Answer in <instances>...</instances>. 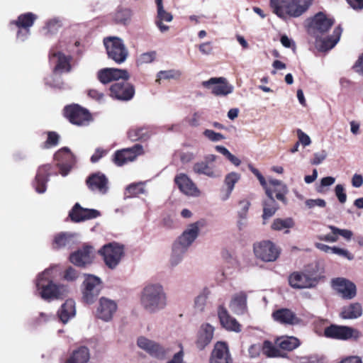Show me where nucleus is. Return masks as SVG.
Masks as SVG:
<instances>
[{
  "label": "nucleus",
  "mask_w": 363,
  "mask_h": 363,
  "mask_svg": "<svg viewBox=\"0 0 363 363\" xmlns=\"http://www.w3.org/2000/svg\"><path fill=\"white\" fill-rule=\"evenodd\" d=\"M289 283L294 289H305L315 286L317 280L306 274L296 272L289 277Z\"/></svg>",
  "instance_id": "4be33fe9"
},
{
  "label": "nucleus",
  "mask_w": 363,
  "mask_h": 363,
  "mask_svg": "<svg viewBox=\"0 0 363 363\" xmlns=\"http://www.w3.org/2000/svg\"><path fill=\"white\" fill-rule=\"evenodd\" d=\"M240 210L238 212V216H247L249 208L250 206V202L247 199H243L239 202Z\"/></svg>",
  "instance_id": "e2e57ef3"
},
{
  "label": "nucleus",
  "mask_w": 363,
  "mask_h": 363,
  "mask_svg": "<svg viewBox=\"0 0 363 363\" xmlns=\"http://www.w3.org/2000/svg\"><path fill=\"white\" fill-rule=\"evenodd\" d=\"M329 228L334 235H340L347 240H350L353 235L352 232L350 230L339 229L333 225H330Z\"/></svg>",
  "instance_id": "4d7b16f0"
},
{
  "label": "nucleus",
  "mask_w": 363,
  "mask_h": 363,
  "mask_svg": "<svg viewBox=\"0 0 363 363\" xmlns=\"http://www.w3.org/2000/svg\"><path fill=\"white\" fill-rule=\"evenodd\" d=\"M173 20V16L169 12H167L164 7L157 9V16L155 20L156 26L162 33H165L169 30V27L163 24V22L169 23Z\"/></svg>",
  "instance_id": "58836bf2"
},
{
  "label": "nucleus",
  "mask_w": 363,
  "mask_h": 363,
  "mask_svg": "<svg viewBox=\"0 0 363 363\" xmlns=\"http://www.w3.org/2000/svg\"><path fill=\"white\" fill-rule=\"evenodd\" d=\"M59 140V135L55 132L48 133V139L45 142V147H50L57 145Z\"/></svg>",
  "instance_id": "0e129e2a"
},
{
  "label": "nucleus",
  "mask_w": 363,
  "mask_h": 363,
  "mask_svg": "<svg viewBox=\"0 0 363 363\" xmlns=\"http://www.w3.org/2000/svg\"><path fill=\"white\" fill-rule=\"evenodd\" d=\"M145 192V190L142 182L133 183L126 187L125 195L126 197H134Z\"/></svg>",
  "instance_id": "8fccbe9b"
},
{
  "label": "nucleus",
  "mask_w": 363,
  "mask_h": 363,
  "mask_svg": "<svg viewBox=\"0 0 363 363\" xmlns=\"http://www.w3.org/2000/svg\"><path fill=\"white\" fill-rule=\"evenodd\" d=\"M332 283L333 287L344 298L351 299L356 296V286L352 281L344 278H337L333 279Z\"/></svg>",
  "instance_id": "aec40b11"
},
{
  "label": "nucleus",
  "mask_w": 363,
  "mask_h": 363,
  "mask_svg": "<svg viewBox=\"0 0 363 363\" xmlns=\"http://www.w3.org/2000/svg\"><path fill=\"white\" fill-rule=\"evenodd\" d=\"M327 157V152L325 150H321L319 152H315L313 155V159L311 161V164L318 165L320 164Z\"/></svg>",
  "instance_id": "774afa93"
},
{
  "label": "nucleus",
  "mask_w": 363,
  "mask_h": 363,
  "mask_svg": "<svg viewBox=\"0 0 363 363\" xmlns=\"http://www.w3.org/2000/svg\"><path fill=\"white\" fill-rule=\"evenodd\" d=\"M202 85L211 89L212 93L216 96H226L233 91V86L223 77H212L207 81H203Z\"/></svg>",
  "instance_id": "2eb2a0df"
},
{
  "label": "nucleus",
  "mask_w": 363,
  "mask_h": 363,
  "mask_svg": "<svg viewBox=\"0 0 363 363\" xmlns=\"http://www.w3.org/2000/svg\"><path fill=\"white\" fill-rule=\"evenodd\" d=\"M90 359V352L88 347L82 346L74 350L64 363H88Z\"/></svg>",
  "instance_id": "72a5a7b5"
},
{
  "label": "nucleus",
  "mask_w": 363,
  "mask_h": 363,
  "mask_svg": "<svg viewBox=\"0 0 363 363\" xmlns=\"http://www.w3.org/2000/svg\"><path fill=\"white\" fill-rule=\"evenodd\" d=\"M274 13L281 18L286 16L298 17L310 6L309 0H270Z\"/></svg>",
  "instance_id": "7ed1b4c3"
},
{
  "label": "nucleus",
  "mask_w": 363,
  "mask_h": 363,
  "mask_svg": "<svg viewBox=\"0 0 363 363\" xmlns=\"http://www.w3.org/2000/svg\"><path fill=\"white\" fill-rule=\"evenodd\" d=\"M253 249L256 257L264 262H274L280 254V249L269 240L254 244Z\"/></svg>",
  "instance_id": "6e6552de"
},
{
  "label": "nucleus",
  "mask_w": 363,
  "mask_h": 363,
  "mask_svg": "<svg viewBox=\"0 0 363 363\" xmlns=\"http://www.w3.org/2000/svg\"><path fill=\"white\" fill-rule=\"evenodd\" d=\"M65 116L70 123L77 125H86L91 121V116L88 111L79 105L65 107Z\"/></svg>",
  "instance_id": "ddd939ff"
},
{
  "label": "nucleus",
  "mask_w": 363,
  "mask_h": 363,
  "mask_svg": "<svg viewBox=\"0 0 363 363\" xmlns=\"http://www.w3.org/2000/svg\"><path fill=\"white\" fill-rule=\"evenodd\" d=\"M55 160L57 162L60 174L66 176L74 163V157L67 147H63L55 154Z\"/></svg>",
  "instance_id": "f3484780"
},
{
  "label": "nucleus",
  "mask_w": 363,
  "mask_h": 363,
  "mask_svg": "<svg viewBox=\"0 0 363 363\" xmlns=\"http://www.w3.org/2000/svg\"><path fill=\"white\" fill-rule=\"evenodd\" d=\"M296 133L298 139V141L297 143H299V144H301L303 147H306L311 145V140L310 137L306 133H305L302 130L297 129Z\"/></svg>",
  "instance_id": "13d9d810"
},
{
  "label": "nucleus",
  "mask_w": 363,
  "mask_h": 363,
  "mask_svg": "<svg viewBox=\"0 0 363 363\" xmlns=\"http://www.w3.org/2000/svg\"><path fill=\"white\" fill-rule=\"evenodd\" d=\"M335 193L341 203H344L347 201V195L345 193V187L342 184H337L335 188Z\"/></svg>",
  "instance_id": "680f3d73"
},
{
  "label": "nucleus",
  "mask_w": 363,
  "mask_h": 363,
  "mask_svg": "<svg viewBox=\"0 0 363 363\" xmlns=\"http://www.w3.org/2000/svg\"><path fill=\"white\" fill-rule=\"evenodd\" d=\"M213 334L214 328L211 325L208 323L202 324L197 333L196 347L200 350H203L212 341Z\"/></svg>",
  "instance_id": "b1692460"
},
{
  "label": "nucleus",
  "mask_w": 363,
  "mask_h": 363,
  "mask_svg": "<svg viewBox=\"0 0 363 363\" xmlns=\"http://www.w3.org/2000/svg\"><path fill=\"white\" fill-rule=\"evenodd\" d=\"M324 334L327 337L347 340L349 339L357 340L361 334L357 329L349 326L332 325L325 329Z\"/></svg>",
  "instance_id": "9b49d317"
},
{
  "label": "nucleus",
  "mask_w": 363,
  "mask_h": 363,
  "mask_svg": "<svg viewBox=\"0 0 363 363\" xmlns=\"http://www.w3.org/2000/svg\"><path fill=\"white\" fill-rule=\"evenodd\" d=\"M93 251L91 247L86 246L69 256L70 262L76 266L83 267L91 262Z\"/></svg>",
  "instance_id": "c85d7f7f"
},
{
  "label": "nucleus",
  "mask_w": 363,
  "mask_h": 363,
  "mask_svg": "<svg viewBox=\"0 0 363 363\" xmlns=\"http://www.w3.org/2000/svg\"><path fill=\"white\" fill-rule=\"evenodd\" d=\"M88 96L96 100V101L99 102V103H102L104 101V95L103 93L99 91L98 90L96 89H90L88 91Z\"/></svg>",
  "instance_id": "338daca9"
},
{
  "label": "nucleus",
  "mask_w": 363,
  "mask_h": 363,
  "mask_svg": "<svg viewBox=\"0 0 363 363\" xmlns=\"http://www.w3.org/2000/svg\"><path fill=\"white\" fill-rule=\"evenodd\" d=\"M37 18V16L33 13H26L20 15L18 19L13 22L17 28H30L35 21Z\"/></svg>",
  "instance_id": "a18cd8bd"
},
{
  "label": "nucleus",
  "mask_w": 363,
  "mask_h": 363,
  "mask_svg": "<svg viewBox=\"0 0 363 363\" xmlns=\"http://www.w3.org/2000/svg\"><path fill=\"white\" fill-rule=\"evenodd\" d=\"M265 192L268 199L265 200L263 203L264 208L262 218L264 220L272 217L278 209V205L272 196V190L271 189H267Z\"/></svg>",
  "instance_id": "e433bc0d"
},
{
  "label": "nucleus",
  "mask_w": 363,
  "mask_h": 363,
  "mask_svg": "<svg viewBox=\"0 0 363 363\" xmlns=\"http://www.w3.org/2000/svg\"><path fill=\"white\" fill-rule=\"evenodd\" d=\"M54 267L45 269L39 274L35 281L38 294L44 300L62 298L69 293V288L64 284L53 282L52 273Z\"/></svg>",
  "instance_id": "f03ea898"
},
{
  "label": "nucleus",
  "mask_w": 363,
  "mask_h": 363,
  "mask_svg": "<svg viewBox=\"0 0 363 363\" xmlns=\"http://www.w3.org/2000/svg\"><path fill=\"white\" fill-rule=\"evenodd\" d=\"M218 315L222 326L226 330L236 333L241 331V325L240 323L235 318L230 315L227 309L223 306H219Z\"/></svg>",
  "instance_id": "bb28decb"
},
{
  "label": "nucleus",
  "mask_w": 363,
  "mask_h": 363,
  "mask_svg": "<svg viewBox=\"0 0 363 363\" xmlns=\"http://www.w3.org/2000/svg\"><path fill=\"white\" fill-rule=\"evenodd\" d=\"M247 294L244 291L234 294L229 304L231 311L237 315L244 314L247 309Z\"/></svg>",
  "instance_id": "7c9ffc66"
},
{
  "label": "nucleus",
  "mask_w": 363,
  "mask_h": 363,
  "mask_svg": "<svg viewBox=\"0 0 363 363\" xmlns=\"http://www.w3.org/2000/svg\"><path fill=\"white\" fill-rule=\"evenodd\" d=\"M98 79L103 84H108L112 81L128 79L130 76L125 69L117 68H104L98 72Z\"/></svg>",
  "instance_id": "6ab92c4d"
},
{
  "label": "nucleus",
  "mask_w": 363,
  "mask_h": 363,
  "mask_svg": "<svg viewBox=\"0 0 363 363\" xmlns=\"http://www.w3.org/2000/svg\"><path fill=\"white\" fill-rule=\"evenodd\" d=\"M139 301L145 312L155 314L166 308L167 295L162 284L159 282H149L140 292Z\"/></svg>",
  "instance_id": "f257e3e1"
},
{
  "label": "nucleus",
  "mask_w": 363,
  "mask_h": 363,
  "mask_svg": "<svg viewBox=\"0 0 363 363\" xmlns=\"http://www.w3.org/2000/svg\"><path fill=\"white\" fill-rule=\"evenodd\" d=\"M203 225V222L200 220L188 225L184 232L174 242L182 247V248L188 250L198 238Z\"/></svg>",
  "instance_id": "1a4fd4ad"
},
{
  "label": "nucleus",
  "mask_w": 363,
  "mask_h": 363,
  "mask_svg": "<svg viewBox=\"0 0 363 363\" xmlns=\"http://www.w3.org/2000/svg\"><path fill=\"white\" fill-rule=\"evenodd\" d=\"M81 291L83 301L87 304L95 302L102 289L101 279L95 275L85 274Z\"/></svg>",
  "instance_id": "20e7f679"
},
{
  "label": "nucleus",
  "mask_w": 363,
  "mask_h": 363,
  "mask_svg": "<svg viewBox=\"0 0 363 363\" xmlns=\"http://www.w3.org/2000/svg\"><path fill=\"white\" fill-rule=\"evenodd\" d=\"M58 316L63 323H67L76 314L75 302L72 299L67 300L58 311Z\"/></svg>",
  "instance_id": "c9c22d12"
},
{
  "label": "nucleus",
  "mask_w": 363,
  "mask_h": 363,
  "mask_svg": "<svg viewBox=\"0 0 363 363\" xmlns=\"http://www.w3.org/2000/svg\"><path fill=\"white\" fill-rule=\"evenodd\" d=\"M203 136L211 142H219L225 139L223 134L216 133L211 129H206L203 132Z\"/></svg>",
  "instance_id": "6e6d98bb"
},
{
  "label": "nucleus",
  "mask_w": 363,
  "mask_h": 363,
  "mask_svg": "<svg viewBox=\"0 0 363 363\" xmlns=\"http://www.w3.org/2000/svg\"><path fill=\"white\" fill-rule=\"evenodd\" d=\"M210 295V290L204 288L194 299V308L198 311H203L205 308L207 299Z\"/></svg>",
  "instance_id": "09e8293b"
},
{
  "label": "nucleus",
  "mask_w": 363,
  "mask_h": 363,
  "mask_svg": "<svg viewBox=\"0 0 363 363\" xmlns=\"http://www.w3.org/2000/svg\"><path fill=\"white\" fill-rule=\"evenodd\" d=\"M240 174L232 172L226 174V176L225 177L224 184L226 186L227 189L233 191L235 184L240 180Z\"/></svg>",
  "instance_id": "864d4df0"
},
{
  "label": "nucleus",
  "mask_w": 363,
  "mask_h": 363,
  "mask_svg": "<svg viewBox=\"0 0 363 363\" xmlns=\"http://www.w3.org/2000/svg\"><path fill=\"white\" fill-rule=\"evenodd\" d=\"M232 361L228 348L225 342H218L211 352L210 363H230Z\"/></svg>",
  "instance_id": "393cba45"
},
{
  "label": "nucleus",
  "mask_w": 363,
  "mask_h": 363,
  "mask_svg": "<svg viewBox=\"0 0 363 363\" xmlns=\"http://www.w3.org/2000/svg\"><path fill=\"white\" fill-rule=\"evenodd\" d=\"M99 252L104 257L106 264L111 269H114L121 262L124 255V247L118 242H110L105 245Z\"/></svg>",
  "instance_id": "0eeeda50"
},
{
  "label": "nucleus",
  "mask_w": 363,
  "mask_h": 363,
  "mask_svg": "<svg viewBox=\"0 0 363 363\" xmlns=\"http://www.w3.org/2000/svg\"><path fill=\"white\" fill-rule=\"evenodd\" d=\"M184 248L175 244L174 242L172 245V254L169 259V263L171 266L176 267L179 264H180L183 259L184 254L186 252Z\"/></svg>",
  "instance_id": "49530a36"
},
{
  "label": "nucleus",
  "mask_w": 363,
  "mask_h": 363,
  "mask_svg": "<svg viewBox=\"0 0 363 363\" xmlns=\"http://www.w3.org/2000/svg\"><path fill=\"white\" fill-rule=\"evenodd\" d=\"M142 150V146L139 145H135L131 148L118 150L114 155L113 162L117 166H123L135 160Z\"/></svg>",
  "instance_id": "a211bd4d"
},
{
  "label": "nucleus",
  "mask_w": 363,
  "mask_h": 363,
  "mask_svg": "<svg viewBox=\"0 0 363 363\" xmlns=\"http://www.w3.org/2000/svg\"><path fill=\"white\" fill-rule=\"evenodd\" d=\"M272 317L274 320L282 324L295 325L300 323V319L296 314L287 308H281L275 311L272 313Z\"/></svg>",
  "instance_id": "2f4dec72"
},
{
  "label": "nucleus",
  "mask_w": 363,
  "mask_h": 363,
  "mask_svg": "<svg viewBox=\"0 0 363 363\" xmlns=\"http://www.w3.org/2000/svg\"><path fill=\"white\" fill-rule=\"evenodd\" d=\"M181 74L180 71L175 69L160 71L157 74L156 82H160L161 79H177Z\"/></svg>",
  "instance_id": "603ef678"
},
{
  "label": "nucleus",
  "mask_w": 363,
  "mask_h": 363,
  "mask_svg": "<svg viewBox=\"0 0 363 363\" xmlns=\"http://www.w3.org/2000/svg\"><path fill=\"white\" fill-rule=\"evenodd\" d=\"M89 189L101 194H105L108 190V181L106 177L100 172L90 175L86 179Z\"/></svg>",
  "instance_id": "412c9836"
},
{
  "label": "nucleus",
  "mask_w": 363,
  "mask_h": 363,
  "mask_svg": "<svg viewBox=\"0 0 363 363\" xmlns=\"http://www.w3.org/2000/svg\"><path fill=\"white\" fill-rule=\"evenodd\" d=\"M342 29L337 26L333 30V35L324 40H317L316 44L320 51H327L332 49L339 41Z\"/></svg>",
  "instance_id": "f704fd0d"
},
{
  "label": "nucleus",
  "mask_w": 363,
  "mask_h": 363,
  "mask_svg": "<svg viewBox=\"0 0 363 363\" xmlns=\"http://www.w3.org/2000/svg\"><path fill=\"white\" fill-rule=\"evenodd\" d=\"M130 18V11L129 9H120L115 14V20L121 23L125 24Z\"/></svg>",
  "instance_id": "5fc2aeb1"
},
{
  "label": "nucleus",
  "mask_w": 363,
  "mask_h": 363,
  "mask_svg": "<svg viewBox=\"0 0 363 363\" xmlns=\"http://www.w3.org/2000/svg\"><path fill=\"white\" fill-rule=\"evenodd\" d=\"M277 345H274L272 342L269 340H265L263 343L262 350L263 354L269 357H284L285 356L284 352L277 348Z\"/></svg>",
  "instance_id": "c03bdc74"
},
{
  "label": "nucleus",
  "mask_w": 363,
  "mask_h": 363,
  "mask_svg": "<svg viewBox=\"0 0 363 363\" xmlns=\"http://www.w3.org/2000/svg\"><path fill=\"white\" fill-rule=\"evenodd\" d=\"M138 346L147 352L151 357L162 360L169 354V349L164 347L157 342L145 337H140L137 341Z\"/></svg>",
  "instance_id": "9d476101"
},
{
  "label": "nucleus",
  "mask_w": 363,
  "mask_h": 363,
  "mask_svg": "<svg viewBox=\"0 0 363 363\" xmlns=\"http://www.w3.org/2000/svg\"><path fill=\"white\" fill-rule=\"evenodd\" d=\"M295 223L291 218H286L284 219L277 218L274 220L272 224V228L274 230H286L285 233L289 232V229L292 228Z\"/></svg>",
  "instance_id": "de8ad7c7"
},
{
  "label": "nucleus",
  "mask_w": 363,
  "mask_h": 363,
  "mask_svg": "<svg viewBox=\"0 0 363 363\" xmlns=\"http://www.w3.org/2000/svg\"><path fill=\"white\" fill-rule=\"evenodd\" d=\"M101 216V213L96 209L82 208L76 203L69 213L71 219L74 222H81L86 220L94 219Z\"/></svg>",
  "instance_id": "5701e85b"
},
{
  "label": "nucleus",
  "mask_w": 363,
  "mask_h": 363,
  "mask_svg": "<svg viewBox=\"0 0 363 363\" xmlns=\"http://www.w3.org/2000/svg\"><path fill=\"white\" fill-rule=\"evenodd\" d=\"M362 315V306L358 303H353L343 307L341 317L344 319H356Z\"/></svg>",
  "instance_id": "79ce46f5"
},
{
  "label": "nucleus",
  "mask_w": 363,
  "mask_h": 363,
  "mask_svg": "<svg viewBox=\"0 0 363 363\" xmlns=\"http://www.w3.org/2000/svg\"><path fill=\"white\" fill-rule=\"evenodd\" d=\"M77 241V234L62 232L54 237L53 247L55 248L71 247Z\"/></svg>",
  "instance_id": "473e14b6"
},
{
  "label": "nucleus",
  "mask_w": 363,
  "mask_h": 363,
  "mask_svg": "<svg viewBox=\"0 0 363 363\" xmlns=\"http://www.w3.org/2000/svg\"><path fill=\"white\" fill-rule=\"evenodd\" d=\"M62 26L63 22L61 18L53 17L47 21L43 30H45L46 35H55L58 33Z\"/></svg>",
  "instance_id": "37998d69"
},
{
  "label": "nucleus",
  "mask_w": 363,
  "mask_h": 363,
  "mask_svg": "<svg viewBox=\"0 0 363 363\" xmlns=\"http://www.w3.org/2000/svg\"><path fill=\"white\" fill-rule=\"evenodd\" d=\"M152 134V129L149 126L133 128L128 133V138L133 141L139 140H147Z\"/></svg>",
  "instance_id": "4c0bfd02"
},
{
  "label": "nucleus",
  "mask_w": 363,
  "mask_h": 363,
  "mask_svg": "<svg viewBox=\"0 0 363 363\" xmlns=\"http://www.w3.org/2000/svg\"><path fill=\"white\" fill-rule=\"evenodd\" d=\"M305 203L306 206L310 209L315 207L324 208L326 206V202L323 199H307Z\"/></svg>",
  "instance_id": "bf43d9fd"
},
{
  "label": "nucleus",
  "mask_w": 363,
  "mask_h": 363,
  "mask_svg": "<svg viewBox=\"0 0 363 363\" xmlns=\"http://www.w3.org/2000/svg\"><path fill=\"white\" fill-rule=\"evenodd\" d=\"M333 23V18H328L324 13L320 12L312 19L310 28L313 30L314 33H323L327 32Z\"/></svg>",
  "instance_id": "a878e982"
},
{
  "label": "nucleus",
  "mask_w": 363,
  "mask_h": 363,
  "mask_svg": "<svg viewBox=\"0 0 363 363\" xmlns=\"http://www.w3.org/2000/svg\"><path fill=\"white\" fill-rule=\"evenodd\" d=\"M249 169L257 177V178L260 182V184L263 186L266 191L267 189L269 188L264 177L261 174V173L259 172L257 169L255 168L252 165L249 166Z\"/></svg>",
  "instance_id": "69168bd1"
},
{
  "label": "nucleus",
  "mask_w": 363,
  "mask_h": 363,
  "mask_svg": "<svg viewBox=\"0 0 363 363\" xmlns=\"http://www.w3.org/2000/svg\"><path fill=\"white\" fill-rule=\"evenodd\" d=\"M157 52L155 50L148 51L140 54L136 59L137 66L150 64L155 60Z\"/></svg>",
  "instance_id": "3c124183"
},
{
  "label": "nucleus",
  "mask_w": 363,
  "mask_h": 363,
  "mask_svg": "<svg viewBox=\"0 0 363 363\" xmlns=\"http://www.w3.org/2000/svg\"><path fill=\"white\" fill-rule=\"evenodd\" d=\"M275 344L283 352L291 351L300 345L299 340L293 336H283L277 339Z\"/></svg>",
  "instance_id": "a19ab883"
},
{
  "label": "nucleus",
  "mask_w": 363,
  "mask_h": 363,
  "mask_svg": "<svg viewBox=\"0 0 363 363\" xmlns=\"http://www.w3.org/2000/svg\"><path fill=\"white\" fill-rule=\"evenodd\" d=\"M269 183V186H268V188L272 190V194L275 193L276 198L278 200L286 203L285 196L288 193L287 186L282 182L277 179H270Z\"/></svg>",
  "instance_id": "ea45409f"
},
{
  "label": "nucleus",
  "mask_w": 363,
  "mask_h": 363,
  "mask_svg": "<svg viewBox=\"0 0 363 363\" xmlns=\"http://www.w3.org/2000/svg\"><path fill=\"white\" fill-rule=\"evenodd\" d=\"M174 182L184 194L192 197H199L201 195L200 189L186 174H178L174 178Z\"/></svg>",
  "instance_id": "dca6fc26"
},
{
  "label": "nucleus",
  "mask_w": 363,
  "mask_h": 363,
  "mask_svg": "<svg viewBox=\"0 0 363 363\" xmlns=\"http://www.w3.org/2000/svg\"><path fill=\"white\" fill-rule=\"evenodd\" d=\"M192 170L196 174L205 175L211 179H217L221 177V171L204 161L194 163Z\"/></svg>",
  "instance_id": "c756f323"
},
{
  "label": "nucleus",
  "mask_w": 363,
  "mask_h": 363,
  "mask_svg": "<svg viewBox=\"0 0 363 363\" xmlns=\"http://www.w3.org/2000/svg\"><path fill=\"white\" fill-rule=\"evenodd\" d=\"M50 169L51 166L50 164H45L40 167L38 169L35 181L33 182V186L39 194H43L46 191V184L50 175Z\"/></svg>",
  "instance_id": "cd10ccee"
},
{
  "label": "nucleus",
  "mask_w": 363,
  "mask_h": 363,
  "mask_svg": "<svg viewBox=\"0 0 363 363\" xmlns=\"http://www.w3.org/2000/svg\"><path fill=\"white\" fill-rule=\"evenodd\" d=\"M79 277V272L72 267L67 268L64 273L63 278L67 281H74Z\"/></svg>",
  "instance_id": "052dcab7"
},
{
  "label": "nucleus",
  "mask_w": 363,
  "mask_h": 363,
  "mask_svg": "<svg viewBox=\"0 0 363 363\" xmlns=\"http://www.w3.org/2000/svg\"><path fill=\"white\" fill-rule=\"evenodd\" d=\"M128 79L117 81L110 87L111 96L115 99L123 101L131 99L135 94L133 85L127 82Z\"/></svg>",
  "instance_id": "4468645a"
},
{
  "label": "nucleus",
  "mask_w": 363,
  "mask_h": 363,
  "mask_svg": "<svg viewBox=\"0 0 363 363\" xmlns=\"http://www.w3.org/2000/svg\"><path fill=\"white\" fill-rule=\"evenodd\" d=\"M104 44L108 58L117 64H122L126 60L128 50L122 39L117 37H108L104 39Z\"/></svg>",
  "instance_id": "39448f33"
},
{
  "label": "nucleus",
  "mask_w": 363,
  "mask_h": 363,
  "mask_svg": "<svg viewBox=\"0 0 363 363\" xmlns=\"http://www.w3.org/2000/svg\"><path fill=\"white\" fill-rule=\"evenodd\" d=\"M67 50L71 52L72 49L67 47L65 43L60 41L56 48L51 50L50 53V60L55 63V72H68L71 70L69 55H65L62 52Z\"/></svg>",
  "instance_id": "423d86ee"
},
{
  "label": "nucleus",
  "mask_w": 363,
  "mask_h": 363,
  "mask_svg": "<svg viewBox=\"0 0 363 363\" xmlns=\"http://www.w3.org/2000/svg\"><path fill=\"white\" fill-rule=\"evenodd\" d=\"M118 309L116 301L106 297H101L96 309L95 315L97 318L104 321H111Z\"/></svg>",
  "instance_id": "f8f14e48"
}]
</instances>
